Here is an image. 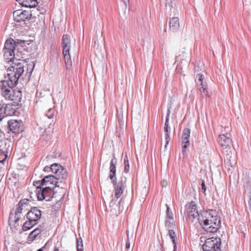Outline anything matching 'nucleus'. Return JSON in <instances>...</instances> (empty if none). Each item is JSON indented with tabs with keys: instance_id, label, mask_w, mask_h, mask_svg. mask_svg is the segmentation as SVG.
I'll list each match as a JSON object with an SVG mask.
<instances>
[{
	"instance_id": "f257e3e1",
	"label": "nucleus",
	"mask_w": 251,
	"mask_h": 251,
	"mask_svg": "<svg viewBox=\"0 0 251 251\" xmlns=\"http://www.w3.org/2000/svg\"><path fill=\"white\" fill-rule=\"evenodd\" d=\"M16 84H11L9 80H4L0 84L1 94L5 99L11 100L14 103L19 104L22 99V91L17 89H14L13 86Z\"/></svg>"
},
{
	"instance_id": "f03ea898",
	"label": "nucleus",
	"mask_w": 251,
	"mask_h": 251,
	"mask_svg": "<svg viewBox=\"0 0 251 251\" xmlns=\"http://www.w3.org/2000/svg\"><path fill=\"white\" fill-rule=\"evenodd\" d=\"M11 63L10 67L7 70V78L11 84H17L20 77L24 72L25 62L23 60L16 59Z\"/></svg>"
},
{
	"instance_id": "7ed1b4c3",
	"label": "nucleus",
	"mask_w": 251,
	"mask_h": 251,
	"mask_svg": "<svg viewBox=\"0 0 251 251\" xmlns=\"http://www.w3.org/2000/svg\"><path fill=\"white\" fill-rule=\"evenodd\" d=\"M72 46L71 37L68 34H64L62 38L61 47L65 65L67 69L70 68L72 64L70 55V49Z\"/></svg>"
},
{
	"instance_id": "20e7f679",
	"label": "nucleus",
	"mask_w": 251,
	"mask_h": 251,
	"mask_svg": "<svg viewBox=\"0 0 251 251\" xmlns=\"http://www.w3.org/2000/svg\"><path fill=\"white\" fill-rule=\"evenodd\" d=\"M201 70H199V66L195 67V81L198 87L201 86L200 91L202 97H209L207 84L206 82L203 81L204 76L202 73Z\"/></svg>"
},
{
	"instance_id": "39448f33",
	"label": "nucleus",
	"mask_w": 251,
	"mask_h": 251,
	"mask_svg": "<svg viewBox=\"0 0 251 251\" xmlns=\"http://www.w3.org/2000/svg\"><path fill=\"white\" fill-rule=\"evenodd\" d=\"M41 184H44V187H49L51 189H54L55 187L65 188L67 184L66 180L59 181L57 177H55L53 175H48L42 179Z\"/></svg>"
},
{
	"instance_id": "423d86ee",
	"label": "nucleus",
	"mask_w": 251,
	"mask_h": 251,
	"mask_svg": "<svg viewBox=\"0 0 251 251\" xmlns=\"http://www.w3.org/2000/svg\"><path fill=\"white\" fill-rule=\"evenodd\" d=\"M198 220H203L205 225H207L208 222H215V221H217V224L221 225L220 219L218 217L217 212L214 210L210 209L201 212Z\"/></svg>"
},
{
	"instance_id": "0eeeda50",
	"label": "nucleus",
	"mask_w": 251,
	"mask_h": 251,
	"mask_svg": "<svg viewBox=\"0 0 251 251\" xmlns=\"http://www.w3.org/2000/svg\"><path fill=\"white\" fill-rule=\"evenodd\" d=\"M185 208L184 214L187 217L188 219L193 222L194 219H199L200 213L198 211L197 205L195 201H191L187 203Z\"/></svg>"
},
{
	"instance_id": "6e6552de",
	"label": "nucleus",
	"mask_w": 251,
	"mask_h": 251,
	"mask_svg": "<svg viewBox=\"0 0 251 251\" xmlns=\"http://www.w3.org/2000/svg\"><path fill=\"white\" fill-rule=\"evenodd\" d=\"M50 172L53 173L55 177H57L59 181L66 180L68 177V173L66 170L58 163H53L50 165Z\"/></svg>"
},
{
	"instance_id": "1a4fd4ad",
	"label": "nucleus",
	"mask_w": 251,
	"mask_h": 251,
	"mask_svg": "<svg viewBox=\"0 0 251 251\" xmlns=\"http://www.w3.org/2000/svg\"><path fill=\"white\" fill-rule=\"evenodd\" d=\"M221 239L220 238H211L206 239L202 246L203 251H221Z\"/></svg>"
},
{
	"instance_id": "9d476101",
	"label": "nucleus",
	"mask_w": 251,
	"mask_h": 251,
	"mask_svg": "<svg viewBox=\"0 0 251 251\" xmlns=\"http://www.w3.org/2000/svg\"><path fill=\"white\" fill-rule=\"evenodd\" d=\"M53 189L51 187H43L36 192V195L38 201L46 200L47 201H50L54 197L55 193L53 191Z\"/></svg>"
},
{
	"instance_id": "9b49d317",
	"label": "nucleus",
	"mask_w": 251,
	"mask_h": 251,
	"mask_svg": "<svg viewBox=\"0 0 251 251\" xmlns=\"http://www.w3.org/2000/svg\"><path fill=\"white\" fill-rule=\"evenodd\" d=\"M31 16V14L28 11L21 9L15 10L13 12L14 20L17 23L29 20Z\"/></svg>"
},
{
	"instance_id": "f8f14e48",
	"label": "nucleus",
	"mask_w": 251,
	"mask_h": 251,
	"mask_svg": "<svg viewBox=\"0 0 251 251\" xmlns=\"http://www.w3.org/2000/svg\"><path fill=\"white\" fill-rule=\"evenodd\" d=\"M8 126L10 132L15 134H19L24 131L22 123L16 120H10L8 122Z\"/></svg>"
},
{
	"instance_id": "ddd939ff",
	"label": "nucleus",
	"mask_w": 251,
	"mask_h": 251,
	"mask_svg": "<svg viewBox=\"0 0 251 251\" xmlns=\"http://www.w3.org/2000/svg\"><path fill=\"white\" fill-rule=\"evenodd\" d=\"M126 177L122 176L118 183H117V180H116V184H113L115 190V196L117 199L119 198L123 194L126 186Z\"/></svg>"
},
{
	"instance_id": "4468645a",
	"label": "nucleus",
	"mask_w": 251,
	"mask_h": 251,
	"mask_svg": "<svg viewBox=\"0 0 251 251\" xmlns=\"http://www.w3.org/2000/svg\"><path fill=\"white\" fill-rule=\"evenodd\" d=\"M191 130L189 128H185L183 129L182 135V153L183 155L186 154V150L190 145L189 137Z\"/></svg>"
},
{
	"instance_id": "2eb2a0df",
	"label": "nucleus",
	"mask_w": 251,
	"mask_h": 251,
	"mask_svg": "<svg viewBox=\"0 0 251 251\" xmlns=\"http://www.w3.org/2000/svg\"><path fill=\"white\" fill-rule=\"evenodd\" d=\"M199 223L202 228L207 232L215 233L217 231L220 227V225L217 224L216 222H208L207 225L204 224L203 220H198Z\"/></svg>"
},
{
	"instance_id": "dca6fc26",
	"label": "nucleus",
	"mask_w": 251,
	"mask_h": 251,
	"mask_svg": "<svg viewBox=\"0 0 251 251\" xmlns=\"http://www.w3.org/2000/svg\"><path fill=\"white\" fill-rule=\"evenodd\" d=\"M42 215L41 211L37 207H32L26 214V218L28 220L37 222L41 218Z\"/></svg>"
},
{
	"instance_id": "f3484780",
	"label": "nucleus",
	"mask_w": 251,
	"mask_h": 251,
	"mask_svg": "<svg viewBox=\"0 0 251 251\" xmlns=\"http://www.w3.org/2000/svg\"><path fill=\"white\" fill-rule=\"evenodd\" d=\"M117 164V159L114 157L110 161V173L108 177L110 179L113 184H116V165Z\"/></svg>"
},
{
	"instance_id": "a211bd4d",
	"label": "nucleus",
	"mask_w": 251,
	"mask_h": 251,
	"mask_svg": "<svg viewBox=\"0 0 251 251\" xmlns=\"http://www.w3.org/2000/svg\"><path fill=\"white\" fill-rule=\"evenodd\" d=\"M218 142L219 145L224 149L229 147L232 142L230 134L226 133V134L220 135Z\"/></svg>"
},
{
	"instance_id": "6ab92c4d",
	"label": "nucleus",
	"mask_w": 251,
	"mask_h": 251,
	"mask_svg": "<svg viewBox=\"0 0 251 251\" xmlns=\"http://www.w3.org/2000/svg\"><path fill=\"white\" fill-rule=\"evenodd\" d=\"M54 116V110L50 108L49 109L47 113L44 115L39 121L41 125H46L49 128V126L51 125L52 119Z\"/></svg>"
},
{
	"instance_id": "aec40b11",
	"label": "nucleus",
	"mask_w": 251,
	"mask_h": 251,
	"mask_svg": "<svg viewBox=\"0 0 251 251\" xmlns=\"http://www.w3.org/2000/svg\"><path fill=\"white\" fill-rule=\"evenodd\" d=\"M20 104L17 103H8L5 104V109L4 114H6L7 116H10L15 114L16 112V109L20 107Z\"/></svg>"
},
{
	"instance_id": "412c9836",
	"label": "nucleus",
	"mask_w": 251,
	"mask_h": 251,
	"mask_svg": "<svg viewBox=\"0 0 251 251\" xmlns=\"http://www.w3.org/2000/svg\"><path fill=\"white\" fill-rule=\"evenodd\" d=\"M21 218V216L18 213H14L13 211H11L8 219L9 225L11 227H17L19 226L18 222Z\"/></svg>"
},
{
	"instance_id": "4be33fe9",
	"label": "nucleus",
	"mask_w": 251,
	"mask_h": 251,
	"mask_svg": "<svg viewBox=\"0 0 251 251\" xmlns=\"http://www.w3.org/2000/svg\"><path fill=\"white\" fill-rule=\"evenodd\" d=\"M3 57L5 61L8 63L12 62L16 59H17L15 57L14 50H10L3 49Z\"/></svg>"
},
{
	"instance_id": "5701e85b",
	"label": "nucleus",
	"mask_w": 251,
	"mask_h": 251,
	"mask_svg": "<svg viewBox=\"0 0 251 251\" xmlns=\"http://www.w3.org/2000/svg\"><path fill=\"white\" fill-rule=\"evenodd\" d=\"M42 126H43V128H45V130L41 135L39 140L43 144V145H44L50 139L51 136V132L49 130H47L46 128L47 126L46 125Z\"/></svg>"
},
{
	"instance_id": "b1692460",
	"label": "nucleus",
	"mask_w": 251,
	"mask_h": 251,
	"mask_svg": "<svg viewBox=\"0 0 251 251\" xmlns=\"http://www.w3.org/2000/svg\"><path fill=\"white\" fill-rule=\"evenodd\" d=\"M170 29L173 31L176 32L177 31L179 27V19L177 17H173L171 18L169 22Z\"/></svg>"
},
{
	"instance_id": "393cba45",
	"label": "nucleus",
	"mask_w": 251,
	"mask_h": 251,
	"mask_svg": "<svg viewBox=\"0 0 251 251\" xmlns=\"http://www.w3.org/2000/svg\"><path fill=\"white\" fill-rule=\"evenodd\" d=\"M23 6L26 7H35L38 4L37 0H16Z\"/></svg>"
},
{
	"instance_id": "a878e982",
	"label": "nucleus",
	"mask_w": 251,
	"mask_h": 251,
	"mask_svg": "<svg viewBox=\"0 0 251 251\" xmlns=\"http://www.w3.org/2000/svg\"><path fill=\"white\" fill-rule=\"evenodd\" d=\"M43 231V229L41 228V226L35 228L32 232L30 233L28 237L27 240L30 242L34 241L37 236L40 234Z\"/></svg>"
},
{
	"instance_id": "bb28decb",
	"label": "nucleus",
	"mask_w": 251,
	"mask_h": 251,
	"mask_svg": "<svg viewBox=\"0 0 251 251\" xmlns=\"http://www.w3.org/2000/svg\"><path fill=\"white\" fill-rule=\"evenodd\" d=\"M10 142L7 140H0V151H2L3 153H8L9 151Z\"/></svg>"
},
{
	"instance_id": "cd10ccee",
	"label": "nucleus",
	"mask_w": 251,
	"mask_h": 251,
	"mask_svg": "<svg viewBox=\"0 0 251 251\" xmlns=\"http://www.w3.org/2000/svg\"><path fill=\"white\" fill-rule=\"evenodd\" d=\"M16 47V41L12 38H9L6 40L4 44V47L3 49H5V50H15Z\"/></svg>"
},
{
	"instance_id": "c85d7f7f",
	"label": "nucleus",
	"mask_w": 251,
	"mask_h": 251,
	"mask_svg": "<svg viewBox=\"0 0 251 251\" xmlns=\"http://www.w3.org/2000/svg\"><path fill=\"white\" fill-rule=\"evenodd\" d=\"M245 199L248 200L249 209L251 211V186L247 185L245 191Z\"/></svg>"
},
{
	"instance_id": "c756f323",
	"label": "nucleus",
	"mask_w": 251,
	"mask_h": 251,
	"mask_svg": "<svg viewBox=\"0 0 251 251\" xmlns=\"http://www.w3.org/2000/svg\"><path fill=\"white\" fill-rule=\"evenodd\" d=\"M119 207L120 206L118 204L115 203L114 199H112L110 202V212H111L113 215H117L119 213Z\"/></svg>"
},
{
	"instance_id": "7c9ffc66",
	"label": "nucleus",
	"mask_w": 251,
	"mask_h": 251,
	"mask_svg": "<svg viewBox=\"0 0 251 251\" xmlns=\"http://www.w3.org/2000/svg\"><path fill=\"white\" fill-rule=\"evenodd\" d=\"M38 222H35L34 221H31L28 220L26 221L23 225L22 229L24 231H27L30 229L34 226H35Z\"/></svg>"
},
{
	"instance_id": "2f4dec72",
	"label": "nucleus",
	"mask_w": 251,
	"mask_h": 251,
	"mask_svg": "<svg viewBox=\"0 0 251 251\" xmlns=\"http://www.w3.org/2000/svg\"><path fill=\"white\" fill-rule=\"evenodd\" d=\"M5 109V103L3 100H0V122L4 117H6V114H4Z\"/></svg>"
},
{
	"instance_id": "473e14b6",
	"label": "nucleus",
	"mask_w": 251,
	"mask_h": 251,
	"mask_svg": "<svg viewBox=\"0 0 251 251\" xmlns=\"http://www.w3.org/2000/svg\"><path fill=\"white\" fill-rule=\"evenodd\" d=\"M8 157L7 153H3L0 151V171L4 168V163Z\"/></svg>"
},
{
	"instance_id": "72a5a7b5",
	"label": "nucleus",
	"mask_w": 251,
	"mask_h": 251,
	"mask_svg": "<svg viewBox=\"0 0 251 251\" xmlns=\"http://www.w3.org/2000/svg\"><path fill=\"white\" fill-rule=\"evenodd\" d=\"M169 235L170 237V238H171L173 244L174 245V251H176V243H177L176 238V233L173 230L169 229Z\"/></svg>"
},
{
	"instance_id": "f704fd0d",
	"label": "nucleus",
	"mask_w": 251,
	"mask_h": 251,
	"mask_svg": "<svg viewBox=\"0 0 251 251\" xmlns=\"http://www.w3.org/2000/svg\"><path fill=\"white\" fill-rule=\"evenodd\" d=\"M124 162L125 165L124 172L126 173H127L129 171V163L126 153L125 154L124 157Z\"/></svg>"
},
{
	"instance_id": "c9c22d12",
	"label": "nucleus",
	"mask_w": 251,
	"mask_h": 251,
	"mask_svg": "<svg viewBox=\"0 0 251 251\" xmlns=\"http://www.w3.org/2000/svg\"><path fill=\"white\" fill-rule=\"evenodd\" d=\"M170 111L169 109L168 110V112L166 116V121L165 123L164 132L165 134H169V120L170 117Z\"/></svg>"
},
{
	"instance_id": "e433bc0d",
	"label": "nucleus",
	"mask_w": 251,
	"mask_h": 251,
	"mask_svg": "<svg viewBox=\"0 0 251 251\" xmlns=\"http://www.w3.org/2000/svg\"><path fill=\"white\" fill-rule=\"evenodd\" d=\"M165 225V226L169 229L171 228H172L174 226V219H166Z\"/></svg>"
},
{
	"instance_id": "4c0bfd02",
	"label": "nucleus",
	"mask_w": 251,
	"mask_h": 251,
	"mask_svg": "<svg viewBox=\"0 0 251 251\" xmlns=\"http://www.w3.org/2000/svg\"><path fill=\"white\" fill-rule=\"evenodd\" d=\"M167 209H166V218L168 219H173V214L172 212L169 205L166 204Z\"/></svg>"
},
{
	"instance_id": "58836bf2",
	"label": "nucleus",
	"mask_w": 251,
	"mask_h": 251,
	"mask_svg": "<svg viewBox=\"0 0 251 251\" xmlns=\"http://www.w3.org/2000/svg\"><path fill=\"white\" fill-rule=\"evenodd\" d=\"M80 236V234H79ZM77 250L81 249L83 250V241L81 237L79 236V238L76 239Z\"/></svg>"
},
{
	"instance_id": "ea45409f",
	"label": "nucleus",
	"mask_w": 251,
	"mask_h": 251,
	"mask_svg": "<svg viewBox=\"0 0 251 251\" xmlns=\"http://www.w3.org/2000/svg\"><path fill=\"white\" fill-rule=\"evenodd\" d=\"M42 179L39 181H34L33 182V185L37 188V192L40 189H42L44 187V184H41Z\"/></svg>"
},
{
	"instance_id": "a19ab883",
	"label": "nucleus",
	"mask_w": 251,
	"mask_h": 251,
	"mask_svg": "<svg viewBox=\"0 0 251 251\" xmlns=\"http://www.w3.org/2000/svg\"><path fill=\"white\" fill-rule=\"evenodd\" d=\"M29 201H30V200L28 199H24L21 200L19 201L18 204L20 206H23V207L24 206H25V205L27 206L28 202Z\"/></svg>"
},
{
	"instance_id": "79ce46f5",
	"label": "nucleus",
	"mask_w": 251,
	"mask_h": 251,
	"mask_svg": "<svg viewBox=\"0 0 251 251\" xmlns=\"http://www.w3.org/2000/svg\"><path fill=\"white\" fill-rule=\"evenodd\" d=\"M23 209V206H20L18 204V207L16 208V210H15V211L14 212V213H18L19 215H20L21 216V214L22 213Z\"/></svg>"
},
{
	"instance_id": "37998d69",
	"label": "nucleus",
	"mask_w": 251,
	"mask_h": 251,
	"mask_svg": "<svg viewBox=\"0 0 251 251\" xmlns=\"http://www.w3.org/2000/svg\"><path fill=\"white\" fill-rule=\"evenodd\" d=\"M165 141H166L165 148L166 149L167 146L171 140V138H170V137L169 134H165Z\"/></svg>"
},
{
	"instance_id": "c03bdc74",
	"label": "nucleus",
	"mask_w": 251,
	"mask_h": 251,
	"mask_svg": "<svg viewBox=\"0 0 251 251\" xmlns=\"http://www.w3.org/2000/svg\"><path fill=\"white\" fill-rule=\"evenodd\" d=\"M201 189L204 192H205L206 191V187L205 185V183H204V180H202V183L201 184Z\"/></svg>"
},
{
	"instance_id": "a18cd8bd",
	"label": "nucleus",
	"mask_w": 251,
	"mask_h": 251,
	"mask_svg": "<svg viewBox=\"0 0 251 251\" xmlns=\"http://www.w3.org/2000/svg\"><path fill=\"white\" fill-rule=\"evenodd\" d=\"M126 249H128L130 248V243L128 240V235L127 234V239L126 243Z\"/></svg>"
},
{
	"instance_id": "49530a36",
	"label": "nucleus",
	"mask_w": 251,
	"mask_h": 251,
	"mask_svg": "<svg viewBox=\"0 0 251 251\" xmlns=\"http://www.w3.org/2000/svg\"><path fill=\"white\" fill-rule=\"evenodd\" d=\"M50 166H46V167H45L44 168L43 171L44 172H50Z\"/></svg>"
},
{
	"instance_id": "de8ad7c7",
	"label": "nucleus",
	"mask_w": 251,
	"mask_h": 251,
	"mask_svg": "<svg viewBox=\"0 0 251 251\" xmlns=\"http://www.w3.org/2000/svg\"><path fill=\"white\" fill-rule=\"evenodd\" d=\"M167 184V181H165L164 180L163 181L161 182V185L163 187H166Z\"/></svg>"
},
{
	"instance_id": "09e8293b",
	"label": "nucleus",
	"mask_w": 251,
	"mask_h": 251,
	"mask_svg": "<svg viewBox=\"0 0 251 251\" xmlns=\"http://www.w3.org/2000/svg\"><path fill=\"white\" fill-rule=\"evenodd\" d=\"M37 11H40V10L37 9ZM45 11L44 9H42L41 11L39 12V14H44L45 13Z\"/></svg>"
},
{
	"instance_id": "8fccbe9b",
	"label": "nucleus",
	"mask_w": 251,
	"mask_h": 251,
	"mask_svg": "<svg viewBox=\"0 0 251 251\" xmlns=\"http://www.w3.org/2000/svg\"><path fill=\"white\" fill-rule=\"evenodd\" d=\"M53 251H59V249L58 248H57L56 247H55L54 249V250Z\"/></svg>"
},
{
	"instance_id": "3c124183",
	"label": "nucleus",
	"mask_w": 251,
	"mask_h": 251,
	"mask_svg": "<svg viewBox=\"0 0 251 251\" xmlns=\"http://www.w3.org/2000/svg\"><path fill=\"white\" fill-rule=\"evenodd\" d=\"M182 50H183L182 51V52L184 53H185V50H185V49L184 48H183Z\"/></svg>"
},
{
	"instance_id": "603ef678",
	"label": "nucleus",
	"mask_w": 251,
	"mask_h": 251,
	"mask_svg": "<svg viewBox=\"0 0 251 251\" xmlns=\"http://www.w3.org/2000/svg\"><path fill=\"white\" fill-rule=\"evenodd\" d=\"M122 199L120 200V201H119V203H118V204L120 205L121 204V202H122Z\"/></svg>"
},
{
	"instance_id": "864d4df0",
	"label": "nucleus",
	"mask_w": 251,
	"mask_h": 251,
	"mask_svg": "<svg viewBox=\"0 0 251 251\" xmlns=\"http://www.w3.org/2000/svg\"><path fill=\"white\" fill-rule=\"evenodd\" d=\"M37 251H43V249H38Z\"/></svg>"
},
{
	"instance_id": "5fc2aeb1",
	"label": "nucleus",
	"mask_w": 251,
	"mask_h": 251,
	"mask_svg": "<svg viewBox=\"0 0 251 251\" xmlns=\"http://www.w3.org/2000/svg\"><path fill=\"white\" fill-rule=\"evenodd\" d=\"M77 251H83V250H81V249L77 250Z\"/></svg>"
},
{
	"instance_id": "6e6d98bb",
	"label": "nucleus",
	"mask_w": 251,
	"mask_h": 251,
	"mask_svg": "<svg viewBox=\"0 0 251 251\" xmlns=\"http://www.w3.org/2000/svg\"><path fill=\"white\" fill-rule=\"evenodd\" d=\"M33 67H34L33 66V67H32V70H31V72H30V75H30L32 73V70H33Z\"/></svg>"
},
{
	"instance_id": "4d7b16f0",
	"label": "nucleus",
	"mask_w": 251,
	"mask_h": 251,
	"mask_svg": "<svg viewBox=\"0 0 251 251\" xmlns=\"http://www.w3.org/2000/svg\"><path fill=\"white\" fill-rule=\"evenodd\" d=\"M159 251H163L162 248H160L159 249Z\"/></svg>"
},
{
	"instance_id": "13d9d810",
	"label": "nucleus",
	"mask_w": 251,
	"mask_h": 251,
	"mask_svg": "<svg viewBox=\"0 0 251 251\" xmlns=\"http://www.w3.org/2000/svg\"><path fill=\"white\" fill-rule=\"evenodd\" d=\"M1 196H0V202H1Z\"/></svg>"
}]
</instances>
